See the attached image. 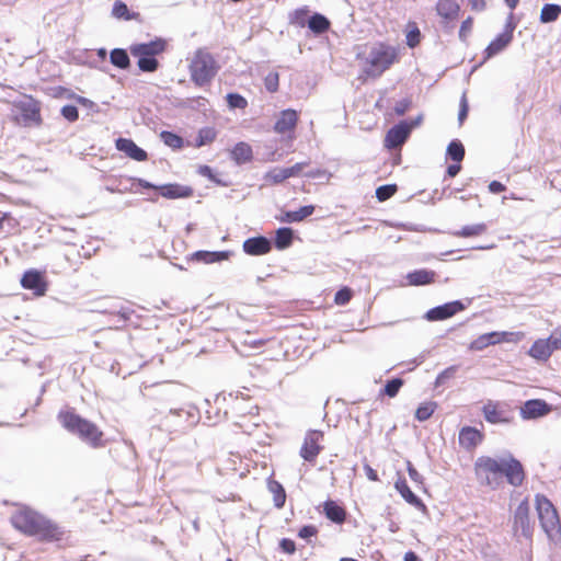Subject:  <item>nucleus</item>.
Listing matches in <instances>:
<instances>
[{"instance_id":"nucleus-49","label":"nucleus","mask_w":561,"mask_h":561,"mask_svg":"<svg viewBox=\"0 0 561 561\" xmlns=\"http://www.w3.org/2000/svg\"><path fill=\"white\" fill-rule=\"evenodd\" d=\"M264 85L268 92H271V93L276 92L278 90V85H279V75L275 71L270 72L264 78Z\"/></svg>"},{"instance_id":"nucleus-35","label":"nucleus","mask_w":561,"mask_h":561,"mask_svg":"<svg viewBox=\"0 0 561 561\" xmlns=\"http://www.w3.org/2000/svg\"><path fill=\"white\" fill-rule=\"evenodd\" d=\"M485 231H486V225L483 222H480V224L463 226L460 230L451 232V234L455 237L469 238V237H476V236L483 234Z\"/></svg>"},{"instance_id":"nucleus-22","label":"nucleus","mask_w":561,"mask_h":561,"mask_svg":"<svg viewBox=\"0 0 561 561\" xmlns=\"http://www.w3.org/2000/svg\"><path fill=\"white\" fill-rule=\"evenodd\" d=\"M483 416L486 422L491 424H505L510 423L511 419L505 411L500 410L497 404L488 402L482 408Z\"/></svg>"},{"instance_id":"nucleus-46","label":"nucleus","mask_w":561,"mask_h":561,"mask_svg":"<svg viewBox=\"0 0 561 561\" xmlns=\"http://www.w3.org/2000/svg\"><path fill=\"white\" fill-rule=\"evenodd\" d=\"M226 100L231 108L243 110L248 105V101L239 93H228Z\"/></svg>"},{"instance_id":"nucleus-39","label":"nucleus","mask_w":561,"mask_h":561,"mask_svg":"<svg viewBox=\"0 0 561 561\" xmlns=\"http://www.w3.org/2000/svg\"><path fill=\"white\" fill-rule=\"evenodd\" d=\"M447 156L455 162H461L465 157V147L461 141L455 139L447 146Z\"/></svg>"},{"instance_id":"nucleus-10","label":"nucleus","mask_w":561,"mask_h":561,"mask_svg":"<svg viewBox=\"0 0 561 561\" xmlns=\"http://www.w3.org/2000/svg\"><path fill=\"white\" fill-rule=\"evenodd\" d=\"M323 439V433L321 431L311 430L306 436L304 444L300 448V456L304 460L308 462H314L316 458L322 450V446L320 445Z\"/></svg>"},{"instance_id":"nucleus-29","label":"nucleus","mask_w":561,"mask_h":561,"mask_svg":"<svg viewBox=\"0 0 561 561\" xmlns=\"http://www.w3.org/2000/svg\"><path fill=\"white\" fill-rule=\"evenodd\" d=\"M231 158L237 164L250 162L253 158V151L247 142H238L231 150Z\"/></svg>"},{"instance_id":"nucleus-33","label":"nucleus","mask_w":561,"mask_h":561,"mask_svg":"<svg viewBox=\"0 0 561 561\" xmlns=\"http://www.w3.org/2000/svg\"><path fill=\"white\" fill-rule=\"evenodd\" d=\"M529 355L538 360H547L551 356L549 343L545 342V340L536 341L529 350Z\"/></svg>"},{"instance_id":"nucleus-47","label":"nucleus","mask_w":561,"mask_h":561,"mask_svg":"<svg viewBox=\"0 0 561 561\" xmlns=\"http://www.w3.org/2000/svg\"><path fill=\"white\" fill-rule=\"evenodd\" d=\"M458 370V366L453 365L444 369L442 373L438 374L435 380V387H440L445 385V382L451 378L455 377L456 373Z\"/></svg>"},{"instance_id":"nucleus-60","label":"nucleus","mask_w":561,"mask_h":561,"mask_svg":"<svg viewBox=\"0 0 561 561\" xmlns=\"http://www.w3.org/2000/svg\"><path fill=\"white\" fill-rule=\"evenodd\" d=\"M467 115H468V103H467L466 95L463 94L460 100V108H459V113H458V121L460 124L466 119Z\"/></svg>"},{"instance_id":"nucleus-63","label":"nucleus","mask_w":561,"mask_h":561,"mask_svg":"<svg viewBox=\"0 0 561 561\" xmlns=\"http://www.w3.org/2000/svg\"><path fill=\"white\" fill-rule=\"evenodd\" d=\"M489 190L491 193L499 194L505 191V186L499 181H492L489 184Z\"/></svg>"},{"instance_id":"nucleus-37","label":"nucleus","mask_w":561,"mask_h":561,"mask_svg":"<svg viewBox=\"0 0 561 561\" xmlns=\"http://www.w3.org/2000/svg\"><path fill=\"white\" fill-rule=\"evenodd\" d=\"M268 490L273 494L274 505L277 508H282L286 501V493L283 485L275 480H270Z\"/></svg>"},{"instance_id":"nucleus-64","label":"nucleus","mask_w":561,"mask_h":561,"mask_svg":"<svg viewBox=\"0 0 561 561\" xmlns=\"http://www.w3.org/2000/svg\"><path fill=\"white\" fill-rule=\"evenodd\" d=\"M459 163L460 162H456V163L450 164V165L447 167L446 173H447L448 176L454 178V176H456L459 173V171L461 169Z\"/></svg>"},{"instance_id":"nucleus-40","label":"nucleus","mask_w":561,"mask_h":561,"mask_svg":"<svg viewBox=\"0 0 561 561\" xmlns=\"http://www.w3.org/2000/svg\"><path fill=\"white\" fill-rule=\"evenodd\" d=\"M160 138L165 146H168L172 149H180L183 146V139L179 135H176L172 131H168V130L161 131Z\"/></svg>"},{"instance_id":"nucleus-1","label":"nucleus","mask_w":561,"mask_h":561,"mask_svg":"<svg viewBox=\"0 0 561 561\" xmlns=\"http://www.w3.org/2000/svg\"><path fill=\"white\" fill-rule=\"evenodd\" d=\"M474 473L481 485L499 488L503 479L514 486H519L525 478L522 463L511 454L499 459L481 456L474 462Z\"/></svg>"},{"instance_id":"nucleus-26","label":"nucleus","mask_w":561,"mask_h":561,"mask_svg":"<svg viewBox=\"0 0 561 561\" xmlns=\"http://www.w3.org/2000/svg\"><path fill=\"white\" fill-rule=\"evenodd\" d=\"M314 211L313 205H306L300 207L298 210H288L278 218L282 222H299L311 216Z\"/></svg>"},{"instance_id":"nucleus-44","label":"nucleus","mask_w":561,"mask_h":561,"mask_svg":"<svg viewBox=\"0 0 561 561\" xmlns=\"http://www.w3.org/2000/svg\"><path fill=\"white\" fill-rule=\"evenodd\" d=\"M436 404L433 402L421 404L415 412V419L420 422H424L428 420L434 411H435Z\"/></svg>"},{"instance_id":"nucleus-2","label":"nucleus","mask_w":561,"mask_h":561,"mask_svg":"<svg viewBox=\"0 0 561 561\" xmlns=\"http://www.w3.org/2000/svg\"><path fill=\"white\" fill-rule=\"evenodd\" d=\"M11 523L14 528L30 536L51 539L57 535V527L55 525L44 516L28 508H23L14 513L11 516Z\"/></svg>"},{"instance_id":"nucleus-23","label":"nucleus","mask_w":561,"mask_h":561,"mask_svg":"<svg viewBox=\"0 0 561 561\" xmlns=\"http://www.w3.org/2000/svg\"><path fill=\"white\" fill-rule=\"evenodd\" d=\"M394 488L399 492V494L412 506L416 508L425 507L422 500L411 491L405 479L399 478L394 483Z\"/></svg>"},{"instance_id":"nucleus-59","label":"nucleus","mask_w":561,"mask_h":561,"mask_svg":"<svg viewBox=\"0 0 561 561\" xmlns=\"http://www.w3.org/2000/svg\"><path fill=\"white\" fill-rule=\"evenodd\" d=\"M317 533H318V530L314 526L306 525L299 530L298 536L302 539H309L310 537L314 536Z\"/></svg>"},{"instance_id":"nucleus-30","label":"nucleus","mask_w":561,"mask_h":561,"mask_svg":"<svg viewBox=\"0 0 561 561\" xmlns=\"http://www.w3.org/2000/svg\"><path fill=\"white\" fill-rule=\"evenodd\" d=\"M513 39L512 35L507 33L499 34L485 48L486 58L493 57L501 53Z\"/></svg>"},{"instance_id":"nucleus-7","label":"nucleus","mask_w":561,"mask_h":561,"mask_svg":"<svg viewBox=\"0 0 561 561\" xmlns=\"http://www.w3.org/2000/svg\"><path fill=\"white\" fill-rule=\"evenodd\" d=\"M197 422L195 413L183 409H172L161 420V428L169 433H181Z\"/></svg>"},{"instance_id":"nucleus-61","label":"nucleus","mask_w":561,"mask_h":561,"mask_svg":"<svg viewBox=\"0 0 561 561\" xmlns=\"http://www.w3.org/2000/svg\"><path fill=\"white\" fill-rule=\"evenodd\" d=\"M306 165H307L306 162H298L289 168H286L288 178L298 175Z\"/></svg>"},{"instance_id":"nucleus-31","label":"nucleus","mask_w":561,"mask_h":561,"mask_svg":"<svg viewBox=\"0 0 561 561\" xmlns=\"http://www.w3.org/2000/svg\"><path fill=\"white\" fill-rule=\"evenodd\" d=\"M309 30L317 34H323L330 28V21L327 16L321 13H313L307 21Z\"/></svg>"},{"instance_id":"nucleus-9","label":"nucleus","mask_w":561,"mask_h":561,"mask_svg":"<svg viewBox=\"0 0 561 561\" xmlns=\"http://www.w3.org/2000/svg\"><path fill=\"white\" fill-rule=\"evenodd\" d=\"M14 107L20 114L23 125L30 126L32 124H41L42 118L39 104L33 98H26L22 101L16 102L14 104Z\"/></svg>"},{"instance_id":"nucleus-25","label":"nucleus","mask_w":561,"mask_h":561,"mask_svg":"<svg viewBox=\"0 0 561 561\" xmlns=\"http://www.w3.org/2000/svg\"><path fill=\"white\" fill-rule=\"evenodd\" d=\"M514 525L516 528H520L524 534L529 530V504L527 501H523L517 506L514 514Z\"/></svg>"},{"instance_id":"nucleus-53","label":"nucleus","mask_w":561,"mask_h":561,"mask_svg":"<svg viewBox=\"0 0 561 561\" xmlns=\"http://www.w3.org/2000/svg\"><path fill=\"white\" fill-rule=\"evenodd\" d=\"M421 32L415 26L412 30H410L407 34V44L409 47L413 48L420 43Z\"/></svg>"},{"instance_id":"nucleus-43","label":"nucleus","mask_w":561,"mask_h":561,"mask_svg":"<svg viewBox=\"0 0 561 561\" xmlns=\"http://www.w3.org/2000/svg\"><path fill=\"white\" fill-rule=\"evenodd\" d=\"M138 68L144 72H154L159 68V61L156 56L152 57H137Z\"/></svg>"},{"instance_id":"nucleus-34","label":"nucleus","mask_w":561,"mask_h":561,"mask_svg":"<svg viewBox=\"0 0 561 561\" xmlns=\"http://www.w3.org/2000/svg\"><path fill=\"white\" fill-rule=\"evenodd\" d=\"M112 15L119 20L130 21L137 19L139 13H131L125 2L117 0L113 4Z\"/></svg>"},{"instance_id":"nucleus-56","label":"nucleus","mask_w":561,"mask_h":561,"mask_svg":"<svg viewBox=\"0 0 561 561\" xmlns=\"http://www.w3.org/2000/svg\"><path fill=\"white\" fill-rule=\"evenodd\" d=\"M197 173L202 176L209 179L211 182L221 184V182L216 178L213 172V169L209 165H199Z\"/></svg>"},{"instance_id":"nucleus-36","label":"nucleus","mask_w":561,"mask_h":561,"mask_svg":"<svg viewBox=\"0 0 561 561\" xmlns=\"http://www.w3.org/2000/svg\"><path fill=\"white\" fill-rule=\"evenodd\" d=\"M110 60L112 65L119 69H127L130 65V59L127 51L123 48H114L110 53Z\"/></svg>"},{"instance_id":"nucleus-18","label":"nucleus","mask_w":561,"mask_h":561,"mask_svg":"<svg viewBox=\"0 0 561 561\" xmlns=\"http://www.w3.org/2000/svg\"><path fill=\"white\" fill-rule=\"evenodd\" d=\"M459 444L462 448L471 450L483 440V434L472 426H465L459 432Z\"/></svg>"},{"instance_id":"nucleus-51","label":"nucleus","mask_w":561,"mask_h":561,"mask_svg":"<svg viewBox=\"0 0 561 561\" xmlns=\"http://www.w3.org/2000/svg\"><path fill=\"white\" fill-rule=\"evenodd\" d=\"M352 298V290L347 287H344L336 291L334 301L336 305L344 306L346 305Z\"/></svg>"},{"instance_id":"nucleus-28","label":"nucleus","mask_w":561,"mask_h":561,"mask_svg":"<svg viewBox=\"0 0 561 561\" xmlns=\"http://www.w3.org/2000/svg\"><path fill=\"white\" fill-rule=\"evenodd\" d=\"M460 7L456 0H438L436 11L446 20H455L458 16Z\"/></svg>"},{"instance_id":"nucleus-50","label":"nucleus","mask_w":561,"mask_h":561,"mask_svg":"<svg viewBox=\"0 0 561 561\" xmlns=\"http://www.w3.org/2000/svg\"><path fill=\"white\" fill-rule=\"evenodd\" d=\"M308 13L309 10L307 7L295 10L291 14V22L299 26H305L307 22L306 16Z\"/></svg>"},{"instance_id":"nucleus-57","label":"nucleus","mask_w":561,"mask_h":561,"mask_svg":"<svg viewBox=\"0 0 561 561\" xmlns=\"http://www.w3.org/2000/svg\"><path fill=\"white\" fill-rule=\"evenodd\" d=\"M411 106V100L410 99H402L398 101L394 105V113L399 116L404 115L405 112Z\"/></svg>"},{"instance_id":"nucleus-4","label":"nucleus","mask_w":561,"mask_h":561,"mask_svg":"<svg viewBox=\"0 0 561 561\" xmlns=\"http://www.w3.org/2000/svg\"><path fill=\"white\" fill-rule=\"evenodd\" d=\"M191 80L197 87L211 82L218 72V66L213 55L205 48H198L190 62Z\"/></svg>"},{"instance_id":"nucleus-24","label":"nucleus","mask_w":561,"mask_h":561,"mask_svg":"<svg viewBox=\"0 0 561 561\" xmlns=\"http://www.w3.org/2000/svg\"><path fill=\"white\" fill-rule=\"evenodd\" d=\"M436 273L434 271L421 268L410 272L407 279L412 286H423L434 282Z\"/></svg>"},{"instance_id":"nucleus-32","label":"nucleus","mask_w":561,"mask_h":561,"mask_svg":"<svg viewBox=\"0 0 561 561\" xmlns=\"http://www.w3.org/2000/svg\"><path fill=\"white\" fill-rule=\"evenodd\" d=\"M294 238V231L289 227H282L276 230L275 247L278 250H285L290 247Z\"/></svg>"},{"instance_id":"nucleus-48","label":"nucleus","mask_w":561,"mask_h":561,"mask_svg":"<svg viewBox=\"0 0 561 561\" xmlns=\"http://www.w3.org/2000/svg\"><path fill=\"white\" fill-rule=\"evenodd\" d=\"M402 386H403V380L401 378H393V379L387 381V383L385 385L383 391L388 397L393 398L398 394V392Z\"/></svg>"},{"instance_id":"nucleus-16","label":"nucleus","mask_w":561,"mask_h":561,"mask_svg":"<svg viewBox=\"0 0 561 561\" xmlns=\"http://www.w3.org/2000/svg\"><path fill=\"white\" fill-rule=\"evenodd\" d=\"M21 285L25 289L33 290L36 295H44L46 290V283L44 280L43 275L35 270L26 271L22 278H21Z\"/></svg>"},{"instance_id":"nucleus-11","label":"nucleus","mask_w":561,"mask_h":561,"mask_svg":"<svg viewBox=\"0 0 561 561\" xmlns=\"http://www.w3.org/2000/svg\"><path fill=\"white\" fill-rule=\"evenodd\" d=\"M412 126L402 121L391 127L386 135L385 146L389 149L400 148L409 138Z\"/></svg>"},{"instance_id":"nucleus-27","label":"nucleus","mask_w":561,"mask_h":561,"mask_svg":"<svg viewBox=\"0 0 561 561\" xmlns=\"http://www.w3.org/2000/svg\"><path fill=\"white\" fill-rule=\"evenodd\" d=\"M323 511L330 520L336 524H342L345 520L346 513L345 510L340 506L336 502L332 500H328L323 504Z\"/></svg>"},{"instance_id":"nucleus-54","label":"nucleus","mask_w":561,"mask_h":561,"mask_svg":"<svg viewBox=\"0 0 561 561\" xmlns=\"http://www.w3.org/2000/svg\"><path fill=\"white\" fill-rule=\"evenodd\" d=\"M407 469H408V473H409V477L410 479L416 483V484H423V477L422 474L419 473V471L413 467L412 462L410 460L407 461Z\"/></svg>"},{"instance_id":"nucleus-42","label":"nucleus","mask_w":561,"mask_h":561,"mask_svg":"<svg viewBox=\"0 0 561 561\" xmlns=\"http://www.w3.org/2000/svg\"><path fill=\"white\" fill-rule=\"evenodd\" d=\"M216 138V131L214 128L206 127L199 130L198 136L196 138V147H203L210 142H213Z\"/></svg>"},{"instance_id":"nucleus-5","label":"nucleus","mask_w":561,"mask_h":561,"mask_svg":"<svg viewBox=\"0 0 561 561\" xmlns=\"http://www.w3.org/2000/svg\"><path fill=\"white\" fill-rule=\"evenodd\" d=\"M396 57L393 47L382 43L375 44L367 55L368 66L365 68V73L368 77H379L394 62Z\"/></svg>"},{"instance_id":"nucleus-12","label":"nucleus","mask_w":561,"mask_h":561,"mask_svg":"<svg viewBox=\"0 0 561 561\" xmlns=\"http://www.w3.org/2000/svg\"><path fill=\"white\" fill-rule=\"evenodd\" d=\"M466 306L460 300L450 301L430 309L425 313V319L428 321H439L455 316L457 312L463 310Z\"/></svg>"},{"instance_id":"nucleus-62","label":"nucleus","mask_w":561,"mask_h":561,"mask_svg":"<svg viewBox=\"0 0 561 561\" xmlns=\"http://www.w3.org/2000/svg\"><path fill=\"white\" fill-rule=\"evenodd\" d=\"M545 342L549 343V348H551V353L556 350L561 348V337L551 335Z\"/></svg>"},{"instance_id":"nucleus-13","label":"nucleus","mask_w":561,"mask_h":561,"mask_svg":"<svg viewBox=\"0 0 561 561\" xmlns=\"http://www.w3.org/2000/svg\"><path fill=\"white\" fill-rule=\"evenodd\" d=\"M551 410V405L545 400L530 399L520 407V416L524 420H534L547 415Z\"/></svg>"},{"instance_id":"nucleus-17","label":"nucleus","mask_w":561,"mask_h":561,"mask_svg":"<svg viewBox=\"0 0 561 561\" xmlns=\"http://www.w3.org/2000/svg\"><path fill=\"white\" fill-rule=\"evenodd\" d=\"M116 149L136 161H145L148 158L147 152L142 148L138 147L135 141L129 138L116 139Z\"/></svg>"},{"instance_id":"nucleus-6","label":"nucleus","mask_w":561,"mask_h":561,"mask_svg":"<svg viewBox=\"0 0 561 561\" xmlns=\"http://www.w3.org/2000/svg\"><path fill=\"white\" fill-rule=\"evenodd\" d=\"M536 508L540 525L549 538H554L561 531L560 519L552 503L543 495L536 496Z\"/></svg>"},{"instance_id":"nucleus-19","label":"nucleus","mask_w":561,"mask_h":561,"mask_svg":"<svg viewBox=\"0 0 561 561\" xmlns=\"http://www.w3.org/2000/svg\"><path fill=\"white\" fill-rule=\"evenodd\" d=\"M505 332H489L481 334L470 343L469 348L472 351H482L490 345H495L504 341Z\"/></svg>"},{"instance_id":"nucleus-21","label":"nucleus","mask_w":561,"mask_h":561,"mask_svg":"<svg viewBox=\"0 0 561 561\" xmlns=\"http://www.w3.org/2000/svg\"><path fill=\"white\" fill-rule=\"evenodd\" d=\"M231 251H204L199 250L192 254V260L204 263V264H211L216 262H221L229 260L231 256Z\"/></svg>"},{"instance_id":"nucleus-14","label":"nucleus","mask_w":561,"mask_h":561,"mask_svg":"<svg viewBox=\"0 0 561 561\" xmlns=\"http://www.w3.org/2000/svg\"><path fill=\"white\" fill-rule=\"evenodd\" d=\"M167 43L162 38H156L148 43H139L130 46L129 50L134 57H152L165 50Z\"/></svg>"},{"instance_id":"nucleus-55","label":"nucleus","mask_w":561,"mask_h":561,"mask_svg":"<svg viewBox=\"0 0 561 561\" xmlns=\"http://www.w3.org/2000/svg\"><path fill=\"white\" fill-rule=\"evenodd\" d=\"M472 18H467L465 21H462L460 30H459V38L461 41H466L467 36L470 34L472 28Z\"/></svg>"},{"instance_id":"nucleus-15","label":"nucleus","mask_w":561,"mask_h":561,"mask_svg":"<svg viewBox=\"0 0 561 561\" xmlns=\"http://www.w3.org/2000/svg\"><path fill=\"white\" fill-rule=\"evenodd\" d=\"M243 251L253 256L263 255L272 250V242L263 236L252 237L243 242Z\"/></svg>"},{"instance_id":"nucleus-38","label":"nucleus","mask_w":561,"mask_h":561,"mask_svg":"<svg viewBox=\"0 0 561 561\" xmlns=\"http://www.w3.org/2000/svg\"><path fill=\"white\" fill-rule=\"evenodd\" d=\"M561 14V7L556 3H547L542 7L540 12V21L542 23H550L558 20Z\"/></svg>"},{"instance_id":"nucleus-58","label":"nucleus","mask_w":561,"mask_h":561,"mask_svg":"<svg viewBox=\"0 0 561 561\" xmlns=\"http://www.w3.org/2000/svg\"><path fill=\"white\" fill-rule=\"evenodd\" d=\"M279 548L282 549L283 552L287 554H293L296 550L295 542L288 538H283L279 541Z\"/></svg>"},{"instance_id":"nucleus-45","label":"nucleus","mask_w":561,"mask_h":561,"mask_svg":"<svg viewBox=\"0 0 561 561\" xmlns=\"http://www.w3.org/2000/svg\"><path fill=\"white\" fill-rule=\"evenodd\" d=\"M397 192L396 184L381 185L376 190V197L379 202H385L394 195Z\"/></svg>"},{"instance_id":"nucleus-3","label":"nucleus","mask_w":561,"mask_h":561,"mask_svg":"<svg viewBox=\"0 0 561 561\" xmlns=\"http://www.w3.org/2000/svg\"><path fill=\"white\" fill-rule=\"evenodd\" d=\"M58 420L68 432L78 435L81 440L91 447L98 448L103 446V432L94 423L81 417L73 411H60Z\"/></svg>"},{"instance_id":"nucleus-52","label":"nucleus","mask_w":561,"mask_h":561,"mask_svg":"<svg viewBox=\"0 0 561 561\" xmlns=\"http://www.w3.org/2000/svg\"><path fill=\"white\" fill-rule=\"evenodd\" d=\"M60 113L68 122L71 123L79 118V112L75 105L62 106Z\"/></svg>"},{"instance_id":"nucleus-20","label":"nucleus","mask_w":561,"mask_h":561,"mask_svg":"<svg viewBox=\"0 0 561 561\" xmlns=\"http://www.w3.org/2000/svg\"><path fill=\"white\" fill-rule=\"evenodd\" d=\"M298 115L295 110H284L277 118L274 130L278 134H285L296 127Z\"/></svg>"},{"instance_id":"nucleus-41","label":"nucleus","mask_w":561,"mask_h":561,"mask_svg":"<svg viewBox=\"0 0 561 561\" xmlns=\"http://www.w3.org/2000/svg\"><path fill=\"white\" fill-rule=\"evenodd\" d=\"M264 179L272 184H278L289 178L286 168H274L265 174Z\"/></svg>"},{"instance_id":"nucleus-8","label":"nucleus","mask_w":561,"mask_h":561,"mask_svg":"<svg viewBox=\"0 0 561 561\" xmlns=\"http://www.w3.org/2000/svg\"><path fill=\"white\" fill-rule=\"evenodd\" d=\"M135 181L142 188L157 190L160 192L161 196L169 199L187 198L193 196V188L187 185H182L179 183L154 185L151 182L144 179H135Z\"/></svg>"}]
</instances>
